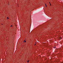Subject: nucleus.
<instances>
[{"label": "nucleus", "mask_w": 63, "mask_h": 63, "mask_svg": "<svg viewBox=\"0 0 63 63\" xmlns=\"http://www.w3.org/2000/svg\"><path fill=\"white\" fill-rule=\"evenodd\" d=\"M2 25H3V24H2Z\"/></svg>", "instance_id": "nucleus-9"}, {"label": "nucleus", "mask_w": 63, "mask_h": 63, "mask_svg": "<svg viewBox=\"0 0 63 63\" xmlns=\"http://www.w3.org/2000/svg\"><path fill=\"white\" fill-rule=\"evenodd\" d=\"M49 3L50 5V4H50V2H49Z\"/></svg>", "instance_id": "nucleus-6"}, {"label": "nucleus", "mask_w": 63, "mask_h": 63, "mask_svg": "<svg viewBox=\"0 0 63 63\" xmlns=\"http://www.w3.org/2000/svg\"><path fill=\"white\" fill-rule=\"evenodd\" d=\"M36 45V44H35V45H34V46H35V45Z\"/></svg>", "instance_id": "nucleus-8"}, {"label": "nucleus", "mask_w": 63, "mask_h": 63, "mask_svg": "<svg viewBox=\"0 0 63 63\" xmlns=\"http://www.w3.org/2000/svg\"><path fill=\"white\" fill-rule=\"evenodd\" d=\"M26 42V41L25 40V41H24V43H25Z\"/></svg>", "instance_id": "nucleus-2"}, {"label": "nucleus", "mask_w": 63, "mask_h": 63, "mask_svg": "<svg viewBox=\"0 0 63 63\" xmlns=\"http://www.w3.org/2000/svg\"><path fill=\"white\" fill-rule=\"evenodd\" d=\"M7 19H9V17H7Z\"/></svg>", "instance_id": "nucleus-5"}, {"label": "nucleus", "mask_w": 63, "mask_h": 63, "mask_svg": "<svg viewBox=\"0 0 63 63\" xmlns=\"http://www.w3.org/2000/svg\"><path fill=\"white\" fill-rule=\"evenodd\" d=\"M45 5H46V7H47V4H45Z\"/></svg>", "instance_id": "nucleus-1"}, {"label": "nucleus", "mask_w": 63, "mask_h": 63, "mask_svg": "<svg viewBox=\"0 0 63 63\" xmlns=\"http://www.w3.org/2000/svg\"><path fill=\"white\" fill-rule=\"evenodd\" d=\"M60 38H61V37Z\"/></svg>", "instance_id": "nucleus-12"}, {"label": "nucleus", "mask_w": 63, "mask_h": 63, "mask_svg": "<svg viewBox=\"0 0 63 63\" xmlns=\"http://www.w3.org/2000/svg\"><path fill=\"white\" fill-rule=\"evenodd\" d=\"M12 26H13L12 25H11V27H12Z\"/></svg>", "instance_id": "nucleus-7"}, {"label": "nucleus", "mask_w": 63, "mask_h": 63, "mask_svg": "<svg viewBox=\"0 0 63 63\" xmlns=\"http://www.w3.org/2000/svg\"><path fill=\"white\" fill-rule=\"evenodd\" d=\"M36 43H36V42H35V43H36Z\"/></svg>", "instance_id": "nucleus-11"}, {"label": "nucleus", "mask_w": 63, "mask_h": 63, "mask_svg": "<svg viewBox=\"0 0 63 63\" xmlns=\"http://www.w3.org/2000/svg\"><path fill=\"white\" fill-rule=\"evenodd\" d=\"M28 62H29V60L27 62L28 63Z\"/></svg>", "instance_id": "nucleus-4"}, {"label": "nucleus", "mask_w": 63, "mask_h": 63, "mask_svg": "<svg viewBox=\"0 0 63 63\" xmlns=\"http://www.w3.org/2000/svg\"><path fill=\"white\" fill-rule=\"evenodd\" d=\"M53 47L55 48H56V47Z\"/></svg>", "instance_id": "nucleus-3"}, {"label": "nucleus", "mask_w": 63, "mask_h": 63, "mask_svg": "<svg viewBox=\"0 0 63 63\" xmlns=\"http://www.w3.org/2000/svg\"><path fill=\"white\" fill-rule=\"evenodd\" d=\"M51 4H50V6H51Z\"/></svg>", "instance_id": "nucleus-10"}]
</instances>
